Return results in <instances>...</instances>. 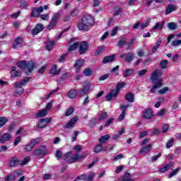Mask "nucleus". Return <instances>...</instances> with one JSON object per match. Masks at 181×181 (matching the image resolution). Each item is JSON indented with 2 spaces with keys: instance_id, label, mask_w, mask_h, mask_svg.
Returning a JSON list of instances; mask_svg holds the SVG:
<instances>
[{
  "instance_id": "nucleus-57",
  "label": "nucleus",
  "mask_w": 181,
  "mask_h": 181,
  "mask_svg": "<svg viewBox=\"0 0 181 181\" xmlns=\"http://www.w3.org/2000/svg\"><path fill=\"white\" fill-rule=\"evenodd\" d=\"M56 157L58 159H63V153H62V151H60V150H57L56 151Z\"/></svg>"
},
{
  "instance_id": "nucleus-33",
  "label": "nucleus",
  "mask_w": 181,
  "mask_h": 181,
  "mask_svg": "<svg viewBox=\"0 0 181 181\" xmlns=\"http://www.w3.org/2000/svg\"><path fill=\"white\" fill-rule=\"evenodd\" d=\"M108 139H110V136L108 134H105L99 139V142L100 144H105Z\"/></svg>"
},
{
  "instance_id": "nucleus-41",
  "label": "nucleus",
  "mask_w": 181,
  "mask_h": 181,
  "mask_svg": "<svg viewBox=\"0 0 181 181\" xmlns=\"http://www.w3.org/2000/svg\"><path fill=\"white\" fill-rule=\"evenodd\" d=\"M8 122V119L6 117H0V128H2L5 124Z\"/></svg>"
},
{
  "instance_id": "nucleus-40",
  "label": "nucleus",
  "mask_w": 181,
  "mask_h": 181,
  "mask_svg": "<svg viewBox=\"0 0 181 181\" xmlns=\"http://www.w3.org/2000/svg\"><path fill=\"white\" fill-rule=\"evenodd\" d=\"M120 181H134V180L131 179V174L127 173Z\"/></svg>"
},
{
  "instance_id": "nucleus-53",
  "label": "nucleus",
  "mask_w": 181,
  "mask_h": 181,
  "mask_svg": "<svg viewBox=\"0 0 181 181\" xmlns=\"http://www.w3.org/2000/svg\"><path fill=\"white\" fill-rule=\"evenodd\" d=\"M109 77H110V74L102 75L99 77V81H104V80H107V78H109Z\"/></svg>"
},
{
  "instance_id": "nucleus-37",
  "label": "nucleus",
  "mask_w": 181,
  "mask_h": 181,
  "mask_svg": "<svg viewBox=\"0 0 181 181\" xmlns=\"http://www.w3.org/2000/svg\"><path fill=\"white\" fill-rule=\"evenodd\" d=\"M54 41H51L47 43L46 45V50H48V52H50L52 49H53V47L54 46Z\"/></svg>"
},
{
  "instance_id": "nucleus-8",
  "label": "nucleus",
  "mask_w": 181,
  "mask_h": 181,
  "mask_svg": "<svg viewBox=\"0 0 181 181\" xmlns=\"http://www.w3.org/2000/svg\"><path fill=\"white\" fill-rule=\"evenodd\" d=\"M77 121H78V116L72 117L71 120L66 123V124L65 125V128H66L67 129H71L74 128V125L77 124Z\"/></svg>"
},
{
  "instance_id": "nucleus-13",
  "label": "nucleus",
  "mask_w": 181,
  "mask_h": 181,
  "mask_svg": "<svg viewBox=\"0 0 181 181\" xmlns=\"http://www.w3.org/2000/svg\"><path fill=\"white\" fill-rule=\"evenodd\" d=\"M16 87V92L14 93V95H21V94H23V92L25 90L22 87V85H20L18 83H15Z\"/></svg>"
},
{
  "instance_id": "nucleus-25",
  "label": "nucleus",
  "mask_w": 181,
  "mask_h": 181,
  "mask_svg": "<svg viewBox=\"0 0 181 181\" xmlns=\"http://www.w3.org/2000/svg\"><path fill=\"white\" fill-rule=\"evenodd\" d=\"M153 145V144H151L148 146L143 147L140 151V153H149V151L152 149Z\"/></svg>"
},
{
  "instance_id": "nucleus-32",
  "label": "nucleus",
  "mask_w": 181,
  "mask_h": 181,
  "mask_svg": "<svg viewBox=\"0 0 181 181\" xmlns=\"http://www.w3.org/2000/svg\"><path fill=\"white\" fill-rule=\"evenodd\" d=\"M68 97L69 98H71L72 100L74 98H76V97H77V90H71L69 93H68Z\"/></svg>"
},
{
  "instance_id": "nucleus-51",
  "label": "nucleus",
  "mask_w": 181,
  "mask_h": 181,
  "mask_svg": "<svg viewBox=\"0 0 181 181\" xmlns=\"http://www.w3.org/2000/svg\"><path fill=\"white\" fill-rule=\"evenodd\" d=\"M74 112V109L73 107H70L66 110V112L65 113V117H70L71 114Z\"/></svg>"
},
{
  "instance_id": "nucleus-36",
  "label": "nucleus",
  "mask_w": 181,
  "mask_h": 181,
  "mask_svg": "<svg viewBox=\"0 0 181 181\" xmlns=\"http://www.w3.org/2000/svg\"><path fill=\"white\" fill-rule=\"evenodd\" d=\"M26 62L25 61H20L17 62V67L19 69H26Z\"/></svg>"
},
{
  "instance_id": "nucleus-29",
  "label": "nucleus",
  "mask_w": 181,
  "mask_h": 181,
  "mask_svg": "<svg viewBox=\"0 0 181 181\" xmlns=\"http://www.w3.org/2000/svg\"><path fill=\"white\" fill-rule=\"evenodd\" d=\"M124 97L126 101H128L129 103H134V94L132 93H127Z\"/></svg>"
},
{
  "instance_id": "nucleus-48",
  "label": "nucleus",
  "mask_w": 181,
  "mask_h": 181,
  "mask_svg": "<svg viewBox=\"0 0 181 181\" xmlns=\"http://www.w3.org/2000/svg\"><path fill=\"white\" fill-rule=\"evenodd\" d=\"M78 134H80V133L78 131L74 132V134L71 135L72 142L77 141L76 138L78 136Z\"/></svg>"
},
{
  "instance_id": "nucleus-47",
  "label": "nucleus",
  "mask_w": 181,
  "mask_h": 181,
  "mask_svg": "<svg viewBox=\"0 0 181 181\" xmlns=\"http://www.w3.org/2000/svg\"><path fill=\"white\" fill-rule=\"evenodd\" d=\"M30 160V157L28 156L25 157L23 161H21V166H25L28 164V162H29Z\"/></svg>"
},
{
  "instance_id": "nucleus-31",
  "label": "nucleus",
  "mask_w": 181,
  "mask_h": 181,
  "mask_svg": "<svg viewBox=\"0 0 181 181\" xmlns=\"http://www.w3.org/2000/svg\"><path fill=\"white\" fill-rule=\"evenodd\" d=\"M83 74H85L86 77H90V76L94 74V71L90 68H87L83 71Z\"/></svg>"
},
{
  "instance_id": "nucleus-52",
  "label": "nucleus",
  "mask_w": 181,
  "mask_h": 181,
  "mask_svg": "<svg viewBox=\"0 0 181 181\" xmlns=\"http://www.w3.org/2000/svg\"><path fill=\"white\" fill-rule=\"evenodd\" d=\"M15 179H16L15 175H7L5 178L4 180L5 181H12V180H15Z\"/></svg>"
},
{
  "instance_id": "nucleus-28",
  "label": "nucleus",
  "mask_w": 181,
  "mask_h": 181,
  "mask_svg": "<svg viewBox=\"0 0 181 181\" xmlns=\"http://www.w3.org/2000/svg\"><path fill=\"white\" fill-rule=\"evenodd\" d=\"M124 60L127 63H131V62H132V60H134V54L132 52H128L126 54V57L124 58Z\"/></svg>"
},
{
  "instance_id": "nucleus-26",
  "label": "nucleus",
  "mask_w": 181,
  "mask_h": 181,
  "mask_svg": "<svg viewBox=\"0 0 181 181\" xmlns=\"http://www.w3.org/2000/svg\"><path fill=\"white\" fill-rule=\"evenodd\" d=\"M161 43H162V40H157L156 45H155L153 47V49H152V50H151V52H152V53H156V52L158 51V49L159 47H160Z\"/></svg>"
},
{
  "instance_id": "nucleus-62",
  "label": "nucleus",
  "mask_w": 181,
  "mask_h": 181,
  "mask_svg": "<svg viewBox=\"0 0 181 181\" xmlns=\"http://www.w3.org/2000/svg\"><path fill=\"white\" fill-rule=\"evenodd\" d=\"M52 107H53V103L49 102L47 104L45 108L44 109L45 111L49 112V110H51Z\"/></svg>"
},
{
  "instance_id": "nucleus-9",
  "label": "nucleus",
  "mask_w": 181,
  "mask_h": 181,
  "mask_svg": "<svg viewBox=\"0 0 181 181\" xmlns=\"http://www.w3.org/2000/svg\"><path fill=\"white\" fill-rule=\"evenodd\" d=\"M44 29L45 26H43V24L38 23L35 25V28L31 30V33L33 36H36V35H39L40 32H42Z\"/></svg>"
},
{
  "instance_id": "nucleus-35",
  "label": "nucleus",
  "mask_w": 181,
  "mask_h": 181,
  "mask_svg": "<svg viewBox=\"0 0 181 181\" xmlns=\"http://www.w3.org/2000/svg\"><path fill=\"white\" fill-rule=\"evenodd\" d=\"M174 144H175V139L172 138V139H169L166 144V148L170 149V148H172V146H173Z\"/></svg>"
},
{
  "instance_id": "nucleus-63",
  "label": "nucleus",
  "mask_w": 181,
  "mask_h": 181,
  "mask_svg": "<svg viewBox=\"0 0 181 181\" xmlns=\"http://www.w3.org/2000/svg\"><path fill=\"white\" fill-rule=\"evenodd\" d=\"M66 57H67V54L62 55L59 59V63H64V62L66 60Z\"/></svg>"
},
{
  "instance_id": "nucleus-10",
  "label": "nucleus",
  "mask_w": 181,
  "mask_h": 181,
  "mask_svg": "<svg viewBox=\"0 0 181 181\" xmlns=\"http://www.w3.org/2000/svg\"><path fill=\"white\" fill-rule=\"evenodd\" d=\"M42 12H43L42 6H40L38 8L34 7L33 8V11L31 13V16L33 18H39V16H40V13H42Z\"/></svg>"
},
{
  "instance_id": "nucleus-3",
  "label": "nucleus",
  "mask_w": 181,
  "mask_h": 181,
  "mask_svg": "<svg viewBox=\"0 0 181 181\" xmlns=\"http://www.w3.org/2000/svg\"><path fill=\"white\" fill-rule=\"evenodd\" d=\"M125 86V83H118L116 86L115 89H112L110 93L106 95V100L107 101H111L114 97H117L119 93V90H121L122 87H124Z\"/></svg>"
},
{
  "instance_id": "nucleus-4",
  "label": "nucleus",
  "mask_w": 181,
  "mask_h": 181,
  "mask_svg": "<svg viewBox=\"0 0 181 181\" xmlns=\"http://www.w3.org/2000/svg\"><path fill=\"white\" fill-rule=\"evenodd\" d=\"M70 155H71V151H69L63 155V159L66 160L67 163H75L77 160H81L80 156L78 153H75L72 157L70 158Z\"/></svg>"
},
{
  "instance_id": "nucleus-5",
  "label": "nucleus",
  "mask_w": 181,
  "mask_h": 181,
  "mask_svg": "<svg viewBox=\"0 0 181 181\" xmlns=\"http://www.w3.org/2000/svg\"><path fill=\"white\" fill-rule=\"evenodd\" d=\"M59 19H60V13H55L52 18L51 19L49 25H48V29L50 30V29H53L56 25H57V22H59Z\"/></svg>"
},
{
  "instance_id": "nucleus-38",
  "label": "nucleus",
  "mask_w": 181,
  "mask_h": 181,
  "mask_svg": "<svg viewBox=\"0 0 181 181\" xmlns=\"http://www.w3.org/2000/svg\"><path fill=\"white\" fill-rule=\"evenodd\" d=\"M165 24V22L163 21L162 23H157L152 28L153 30H157V29H162L163 28V25Z\"/></svg>"
},
{
  "instance_id": "nucleus-54",
  "label": "nucleus",
  "mask_w": 181,
  "mask_h": 181,
  "mask_svg": "<svg viewBox=\"0 0 181 181\" xmlns=\"http://www.w3.org/2000/svg\"><path fill=\"white\" fill-rule=\"evenodd\" d=\"M107 118V113L103 112L100 115L99 117L98 118V121H104Z\"/></svg>"
},
{
  "instance_id": "nucleus-2",
  "label": "nucleus",
  "mask_w": 181,
  "mask_h": 181,
  "mask_svg": "<svg viewBox=\"0 0 181 181\" xmlns=\"http://www.w3.org/2000/svg\"><path fill=\"white\" fill-rule=\"evenodd\" d=\"M94 25V18L90 15H86L82 18V22L79 23L78 29L88 32V29Z\"/></svg>"
},
{
  "instance_id": "nucleus-45",
  "label": "nucleus",
  "mask_w": 181,
  "mask_h": 181,
  "mask_svg": "<svg viewBox=\"0 0 181 181\" xmlns=\"http://www.w3.org/2000/svg\"><path fill=\"white\" fill-rule=\"evenodd\" d=\"M179 172V168H175L174 169L169 175H168V177H173V176H175V175H177Z\"/></svg>"
},
{
  "instance_id": "nucleus-20",
  "label": "nucleus",
  "mask_w": 181,
  "mask_h": 181,
  "mask_svg": "<svg viewBox=\"0 0 181 181\" xmlns=\"http://www.w3.org/2000/svg\"><path fill=\"white\" fill-rule=\"evenodd\" d=\"M22 73L20 70H16V66H13L11 69V77H21Z\"/></svg>"
},
{
  "instance_id": "nucleus-15",
  "label": "nucleus",
  "mask_w": 181,
  "mask_h": 181,
  "mask_svg": "<svg viewBox=\"0 0 181 181\" xmlns=\"http://www.w3.org/2000/svg\"><path fill=\"white\" fill-rule=\"evenodd\" d=\"M84 64V60L83 59H78L76 62L74 64V68L76 69V73H78L80 71V69H81V66Z\"/></svg>"
},
{
  "instance_id": "nucleus-64",
  "label": "nucleus",
  "mask_w": 181,
  "mask_h": 181,
  "mask_svg": "<svg viewBox=\"0 0 181 181\" xmlns=\"http://www.w3.org/2000/svg\"><path fill=\"white\" fill-rule=\"evenodd\" d=\"M40 19L42 21H49V14H43L40 16Z\"/></svg>"
},
{
  "instance_id": "nucleus-56",
  "label": "nucleus",
  "mask_w": 181,
  "mask_h": 181,
  "mask_svg": "<svg viewBox=\"0 0 181 181\" xmlns=\"http://www.w3.org/2000/svg\"><path fill=\"white\" fill-rule=\"evenodd\" d=\"M86 180L87 181H93V179L94 178L95 174L94 173H90L89 175H86Z\"/></svg>"
},
{
  "instance_id": "nucleus-27",
  "label": "nucleus",
  "mask_w": 181,
  "mask_h": 181,
  "mask_svg": "<svg viewBox=\"0 0 181 181\" xmlns=\"http://www.w3.org/2000/svg\"><path fill=\"white\" fill-rule=\"evenodd\" d=\"M134 70L133 69H127L123 73V77H129L134 74Z\"/></svg>"
},
{
  "instance_id": "nucleus-11",
  "label": "nucleus",
  "mask_w": 181,
  "mask_h": 181,
  "mask_svg": "<svg viewBox=\"0 0 181 181\" xmlns=\"http://www.w3.org/2000/svg\"><path fill=\"white\" fill-rule=\"evenodd\" d=\"M52 117L40 119L38 122V128H45L47 124L52 122Z\"/></svg>"
},
{
  "instance_id": "nucleus-44",
  "label": "nucleus",
  "mask_w": 181,
  "mask_h": 181,
  "mask_svg": "<svg viewBox=\"0 0 181 181\" xmlns=\"http://www.w3.org/2000/svg\"><path fill=\"white\" fill-rule=\"evenodd\" d=\"M28 1L25 0H21L20 1V6L23 9H26V8H28Z\"/></svg>"
},
{
  "instance_id": "nucleus-24",
  "label": "nucleus",
  "mask_w": 181,
  "mask_h": 181,
  "mask_svg": "<svg viewBox=\"0 0 181 181\" xmlns=\"http://www.w3.org/2000/svg\"><path fill=\"white\" fill-rule=\"evenodd\" d=\"M47 114H49V112H47L45 110H39L36 113L35 117H37V118H42V117H46Z\"/></svg>"
},
{
  "instance_id": "nucleus-17",
  "label": "nucleus",
  "mask_w": 181,
  "mask_h": 181,
  "mask_svg": "<svg viewBox=\"0 0 181 181\" xmlns=\"http://www.w3.org/2000/svg\"><path fill=\"white\" fill-rule=\"evenodd\" d=\"M25 69H28V73H32L35 70V62L33 61H30L26 64Z\"/></svg>"
},
{
  "instance_id": "nucleus-59",
  "label": "nucleus",
  "mask_w": 181,
  "mask_h": 181,
  "mask_svg": "<svg viewBox=\"0 0 181 181\" xmlns=\"http://www.w3.org/2000/svg\"><path fill=\"white\" fill-rule=\"evenodd\" d=\"M39 142H40V138H37V139L31 141V142L30 144H32L33 146H35V145H37V144H39Z\"/></svg>"
},
{
  "instance_id": "nucleus-16",
  "label": "nucleus",
  "mask_w": 181,
  "mask_h": 181,
  "mask_svg": "<svg viewBox=\"0 0 181 181\" xmlns=\"http://www.w3.org/2000/svg\"><path fill=\"white\" fill-rule=\"evenodd\" d=\"M22 45V37H18L14 40V44L11 46L13 49H18Z\"/></svg>"
},
{
  "instance_id": "nucleus-12",
  "label": "nucleus",
  "mask_w": 181,
  "mask_h": 181,
  "mask_svg": "<svg viewBox=\"0 0 181 181\" xmlns=\"http://www.w3.org/2000/svg\"><path fill=\"white\" fill-rule=\"evenodd\" d=\"M21 161L19 160V158L16 156L13 157L9 163V165L11 168H16V166H18V165H21Z\"/></svg>"
},
{
  "instance_id": "nucleus-6",
  "label": "nucleus",
  "mask_w": 181,
  "mask_h": 181,
  "mask_svg": "<svg viewBox=\"0 0 181 181\" xmlns=\"http://www.w3.org/2000/svg\"><path fill=\"white\" fill-rule=\"evenodd\" d=\"M78 52L79 54H84L87 53V50H88V44L86 42H78Z\"/></svg>"
},
{
  "instance_id": "nucleus-42",
  "label": "nucleus",
  "mask_w": 181,
  "mask_h": 181,
  "mask_svg": "<svg viewBox=\"0 0 181 181\" xmlns=\"http://www.w3.org/2000/svg\"><path fill=\"white\" fill-rule=\"evenodd\" d=\"M86 180H87V176L86 175H81L78 176L74 181H86Z\"/></svg>"
},
{
  "instance_id": "nucleus-50",
  "label": "nucleus",
  "mask_w": 181,
  "mask_h": 181,
  "mask_svg": "<svg viewBox=\"0 0 181 181\" xmlns=\"http://www.w3.org/2000/svg\"><path fill=\"white\" fill-rule=\"evenodd\" d=\"M127 42V39L125 38H122L119 42H118V46L122 49L124 47V45H125V42Z\"/></svg>"
},
{
  "instance_id": "nucleus-30",
  "label": "nucleus",
  "mask_w": 181,
  "mask_h": 181,
  "mask_svg": "<svg viewBox=\"0 0 181 181\" xmlns=\"http://www.w3.org/2000/svg\"><path fill=\"white\" fill-rule=\"evenodd\" d=\"M168 63H169V62H168V60H166V59L162 60L159 63V66L163 70L165 69H168Z\"/></svg>"
},
{
  "instance_id": "nucleus-7",
  "label": "nucleus",
  "mask_w": 181,
  "mask_h": 181,
  "mask_svg": "<svg viewBox=\"0 0 181 181\" xmlns=\"http://www.w3.org/2000/svg\"><path fill=\"white\" fill-rule=\"evenodd\" d=\"M48 151L46 149L45 146H41L38 149L34 151V155L35 156H45V155H47Z\"/></svg>"
},
{
  "instance_id": "nucleus-43",
  "label": "nucleus",
  "mask_w": 181,
  "mask_h": 181,
  "mask_svg": "<svg viewBox=\"0 0 181 181\" xmlns=\"http://www.w3.org/2000/svg\"><path fill=\"white\" fill-rule=\"evenodd\" d=\"M181 45V40H175L172 42L171 46L176 47L177 46H180Z\"/></svg>"
},
{
  "instance_id": "nucleus-22",
  "label": "nucleus",
  "mask_w": 181,
  "mask_h": 181,
  "mask_svg": "<svg viewBox=\"0 0 181 181\" xmlns=\"http://www.w3.org/2000/svg\"><path fill=\"white\" fill-rule=\"evenodd\" d=\"M114 60H115V55H110L105 57L103 60V64H107V63H111L114 62Z\"/></svg>"
},
{
  "instance_id": "nucleus-60",
  "label": "nucleus",
  "mask_w": 181,
  "mask_h": 181,
  "mask_svg": "<svg viewBox=\"0 0 181 181\" xmlns=\"http://www.w3.org/2000/svg\"><path fill=\"white\" fill-rule=\"evenodd\" d=\"M121 11H122L121 8H119V7H116V8H115V11H114V13H113V15H114L115 16H117L119 15V13H121Z\"/></svg>"
},
{
  "instance_id": "nucleus-46",
  "label": "nucleus",
  "mask_w": 181,
  "mask_h": 181,
  "mask_svg": "<svg viewBox=\"0 0 181 181\" xmlns=\"http://www.w3.org/2000/svg\"><path fill=\"white\" fill-rule=\"evenodd\" d=\"M13 175L15 176H22V175H23V171L21 169H16L13 171Z\"/></svg>"
},
{
  "instance_id": "nucleus-21",
  "label": "nucleus",
  "mask_w": 181,
  "mask_h": 181,
  "mask_svg": "<svg viewBox=\"0 0 181 181\" xmlns=\"http://www.w3.org/2000/svg\"><path fill=\"white\" fill-rule=\"evenodd\" d=\"M175 11H176V6L173 4H169L165 8V15H169V13H172Z\"/></svg>"
},
{
  "instance_id": "nucleus-14",
  "label": "nucleus",
  "mask_w": 181,
  "mask_h": 181,
  "mask_svg": "<svg viewBox=\"0 0 181 181\" xmlns=\"http://www.w3.org/2000/svg\"><path fill=\"white\" fill-rule=\"evenodd\" d=\"M60 71H62V70L57 69V65L54 64L51 68L49 74H52V76H59V74H60Z\"/></svg>"
},
{
  "instance_id": "nucleus-39",
  "label": "nucleus",
  "mask_w": 181,
  "mask_h": 181,
  "mask_svg": "<svg viewBox=\"0 0 181 181\" xmlns=\"http://www.w3.org/2000/svg\"><path fill=\"white\" fill-rule=\"evenodd\" d=\"M167 26L170 30H176L177 28V25L175 23H169Z\"/></svg>"
},
{
  "instance_id": "nucleus-61",
  "label": "nucleus",
  "mask_w": 181,
  "mask_h": 181,
  "mask_svg": "<svg viewBox=\"0 0 181 181\" xmlns=\"http://www.w3.org/2000/svg\"><path fill=\"white\" fill-rule=\"evenodd\" d=\"M29 80H30L29 78H25L20 83H17V84H19L20 86H25L26 83L29 81Z\"/></svg>"
},
{
  "instance_id": "nucleus-23",
  "label": "nucleus",
  "mask_w": 181,
  "mask_h": 181,
  "mask_svg": "<svg viewBox=\"0 0 181 181\" xmlns=\"http://www.w3.org/2000/svg\"><path fill=\"white\" fill-rule=\"evenodd\" d=\"M172 166H173V162L167 164L165 166L160 168L159 172H160V173H165V172H168V170H169V169H170Z\"/></svg>"
},
{
  "instance_id": "nucleus-58",
  "label": "nucleus",
  "mask_w": 181,
  "mask_h": 181,
  "mask_svg": "<svg viewBox=\"0 0 181 181\" xmlns=\"http://www.w3.org/2000/svg\"><path fill=\"white\" fill-rule=\"evenodd\" d=\"M146 73H148V69H141L138 72V74L140 77H143Z\"/></svg>"
},
{
  "instance_id": "nucleus-49",
  "label": "nucleus",
  "mask_w": 181,
  "mask_h": 181,
  "mask_svg": "<svg viewBox=\"0 0 181 181\" xmlns=\"http://www.w3.org/2000/svg\"><path fill=\"white\" fill-rule=\"evenodd\" d=\"M101 151H103V145L98 144V146H96L95 147V153H100V152H101Z\"/></svg>"
},
{
  "instance_id": "nucleus-1",
  "label": "nucleus",
  "mask_w": 181,
  "mask_h": 181,
  "mask_svg": "<svg viewBox=\"0 0 181 181\" xmlns=\"http://www.w3.org/2000/svg\"><path fill=\"white\" fill-rule=\"evenodd\" d=\"M160 77H162V71L159 69H156L151 74L150 78L151 82L154 84L151 88V93H156V90L163 86V80Z\"/></svg>"
},
{
  "instance_id": "nucleus-55",
  "label": "nucleus",
  "mask_w": 181,
  "mask_h": 181,
  "mask_svg": "<svg viewBox=\"0 0 181 181\" xmlns=\"http://www.w3.org/2000/svg\"><path fill=\"white\" fill-rule=\"evenodd\" d=\"M149 23H151V19H148L145 23H142L140 26L141 29H145V28H147L149 25Z\"/></svg>"
},
{
  "instance_id": "nucleus-34",
  "label": "nucleus",
  "mask_w": 181,
  "mask_h": 181,
  "mask_svg": "<svg viewBox=\"0 0 181 181\" xmlns=\"http://www.w3.org/2000/svg\"><path fill=\"white\" fill-rule=\"evenodd\" d=\"M78 47V42H75L73 45H71L68 49V52H73Z\"/></svg>"
},
{
  "instance_id": "nucleus-18",
  "label": "nucleus",
  "mask_w": 181,
  "mask_h": 181,
  "mask_svg": "<svg viewBox=\"0 0 181 181\" xmlns=\"http://www.w3.org/2000/svg\"><path fill=\"white\" fill-rule=\"evenodd\" d=\"M11 138H12V136L11 134H9L8 133H6L3 136H1L0 142L1 144H4V142L10 141Z\"/></svg>"
},
{
  "instance_id": "nucleus-19",
  "label": "nucleus",
  "mask_w": 181,
  "mask_h": 181,
  "mask_svg": "<svg viewBox=\"0 0 181 181\" xmlns=\"http://www.w3.org/2000/svg\"><path fill=\"white\" fill-rule=\"evenodd\" d=\"M144 118L146 119H151L153 117V114L152 113V110L147 109L143 115Z\"/></svg>"
}]
</instances>
